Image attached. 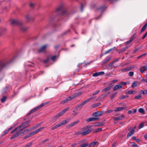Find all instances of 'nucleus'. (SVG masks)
Segmentation results:
<instances>
[{"instance_id": "obj_1", "label": "nucleus", "mask_w": 147, "mask_h": 147, "mask_svg": "<svg viewBox=\"0 0 147 147\" xmlns=\"http://www.w3.org/2000/svg\"><path fill=\"white\" fill-rule=\"evenodd\" d=\"M50 102L49 101H47L39 105L34 108L31 110L28 113V115H29L31 113H33L35 111H37L39 109L43 107H44L45 105H47Z\"/></svg>"}, {"instance_id": "obj_2", "label": "nucleus", "mask_w": 147, "mask_h": 147, "mask_svg": "<svg viewBox=\"0 0 147 147\" xmlns=\"http://www.w3.org/2000/svg\"><path fill=\"white\" fill-rule=\"evenodd\" d=\"M57 11H61V14L63 15L66 16L67 14V10L65 9L63 5H59L57 9Z\"/></svg>"}, {"instance_id": "obj_3", "label": "nucleus", "mask_w": 147, "mask_h": 147, "mask_svg": "<svg viewBox=\"0 0 147 147\" xmlns=\"http://www.w3.org/2000/svg\"><path fill=\"white\" fill-rule=\"evenodd\" d=\"M30 121H28L22 123L21 125L19 126V127H20V129L21 127H23V128L22 129L23 130L24 129L27 128L30 126Z\"/></svg>"}, {"instance_id": "obj_4", "label": "nucleus", "mask_w": 147, "mask_h": 147, "mask_svg": "<svg viewBox=\"0 0 147 147\" xmlns=\"http://www.w3.org/2000/svg\"><path fill=\"white\" fill-rule=\"evenodd\" d=\"M91 131L90 129H88L86 131H78V135L82 134L83 136H85L90 132H91Z\"/></svg>"}, {"instance_id": "obj_5", "label": "nucleus", "mask_w": 147, "mask_h": 147, "mask_svg": "<svg viewBox=\"0 0 147 147\" xmlns=\"http://www.w3.org/2000/svg\"><path fill=\"white\" fill-rule=\"evenodd\" d=\"M23 130V129H21L19 131H17L10 138L11 140L15 138L18 137L19 135L21 134V131Z\"/></svg>"}, {"instance_id": "obj_6", "label": "nucleus", "mask_w": 147, "mask_h": 147, "mask_svg": "<svg viewBox=\"0 0 147 147\" xmlns=\"http://www.w3.org/2000/svg\"><path fill=\"white\" fill-rule=\"evenodd\" d=\"M11 23L12 24L19 26H21L22 24V22L21 21H19L17 20H12Z\"/></svg>"}, {"instance_id": "obj_7", "label": "nucleus", "mask_w": 147, "mask_h": 147, "mask_svg": "<svg viewBox=\"0 0 147 147\" xmlns=\"http://www.w3.org/2000/svg\"><path fill=\"white\" fill-rule=\"evenodd\" d=\"M87 103L86 102L85 100L83 101L82 102L79 103L78 104L76 107H75V109L76 110H78L79 108H81L84 105L86 104Z\"/></svg>"}, {"instance_id": "obj_8", "label": "nucleus", "mask_w": 147, "mask_h": 147, "mask_svg": "<svg viewBox=\"0 0 147 147\" xmlns=\"http://www.w3.org/2000/svg\"><path fill=\"white\" fill-rule=\"evenodd\" d=\"M123 86L120 84H117L115 85L113 88V91H115L118 90H120L122 88Z\"/></svg>"}, {"instance_id": "obj_9", "label": "nucleus", "mask_w": 147, "mask_h": 147, "mask_svg": "<svg viewBox=\"0 0 147 147\" xmlns=\"http://www.w3.org/2000/svg\"><path fill=\"white\" fill-rule=\"evenodd\" d=\"M79 120H77V121L73 122L71 123L70 124L68 125H67V127H73L79 123Z\"/></svg>"}, {"instance_id": "obj_10", "label": "nucleus", "mask_w": 147, "mask_h": 147, "mask_svg": "<svg viewBox=\"0 0 147 147\" xmlns=\"http://www.w3.org/2000/svg\"><path fill=\"white\" fill-rule=\"evenodd\" d=\"M103 111H102V113ZM102 114V112H100V111H97L96 112L94 113L92 115L94 117H98L101 116Z\"/></svg>"}, {"instance_id": "obj_11", "label": "nucleus", "mask_w": 147, "mask_h": 147, "mask_svg": "<svg viewBox=\"0 0 147 147\" xmlns=\"http://www.w3.org/2000/svg\"><path fill=\"white\" fill-rule=\"evenodd\" d=\"M146 70H147V65L142 66L140 69V72L142 73H144Z\"/></svg>"}, {"instance_id": "obj_12", "label": "nucleus", "mask_w": 147, "mask_h": 147, "mask_svg": "<svg viewBox=\"0 0 147 147\" xmlns=\"http://www.w3.org/2000/svg\"><path fill=\"white\" fill-rule=\"evenodd\" d=\"M99 118L97 117H92L86 119V121L87 122H90L95 121L98 119Z\"/></svg>"}, {"instance_id": "obj_13", "label": "nucleus", "mask_w": 147, "mask_h": 147, "mask_svg": "<svg viewBox=\"0 0 147 147\" xmlns=\"http://www.w3.org/2000/svg\"><path fill=\"white\" fill-rule=\"evenodd\" d=\"M105 73L104 71H100L99 72H96L94 73L92 76L94 77L100 75H102L104 74Z\"/></svg>"}, {"instance_id": "obj_14", "label": "nucleus", "mask_w": 147, "mask_h": 147, "mask_svg": "<svg viewBox=\"0 0 147 147\" xmlns=\"http://www.w3.org/2000/svg\"><path fill=\"white\" fill-rule=\"evenodd\" d=\"M69 121V120L67 119L66 120H65L62 121L61 122L59 123L60 126H61L62 125H65L67 124Z\"/></svg>"}, {"instance_id": "obj_15", "label": "nucleus", "mask_w": 147, "mask_h": 147, "mask_svg": "<svg viewBox=\"0 0 147 147\" xmlns=\"http://www.w3.org/2000/svg\"><path fill=\"white\" fill-rule=\"evenodd\" d=\"M20 26V29L22 32H25L28 29V27L22 25V24Z\"/></svg>"}, {"instance_id": "obj_16", "label": "nucleus", "mask_w": 147, "mask_h": 147, "mask_svg": "<svg viewBox=\"0 0 147 147\" xmlns=\"http://www.w3.org/2000/svg\"><path fill=\"white\" fill-rule=\"evenodd\" d=\"M124 117L123 115H122L121 116L115 117L114 118V120L115 121H117L118 120H121Z\"/></svg>"}, {"instance_id": "obj_17", "label": "nucleus", "mask_w": 147, "mask_h": 147, "mask_svg": "<svg viewBox=\"0 0 147 147\" xmlns=\"http://www.w3.org/2000/svg\"><path fill=\"white\" fill-rule=\"evenodd\" d=\"M147 27V22L143 26L140 32V34H142L144 31L146 29Z\"/></svg>"}, {"instance_id": "obj_18", "label": "nucleus", "mask_w": 147, "mask_h": 147, "mask_svg": "<svg viewBox=\"0 0 147 147\" xmlns=\"http://www.w3.org/2000/svg\"><path fill=\"white\" fill-rule=\"evenodd\" d=\"M136 90H129L125 92V94H134L136 92Z\"/></svg>"}, {"instance_id": "obj_19", "label": "nucleus", "mask_w": 147, "mask_h": 147, "mask_svg": "<svg viewBox=\"0 0 147 147\" xmlns=\"http://www.w3.org/2000/svg\"><path fill=\"white\" fill-rule=\"evenodd\" d=\"M61 116L62 115H61V114H60V113L57 115H55L52 118V121H55L58 117Z\"/></svg>"}, {"instance_id": "obj_20", "label": "nucleus", "mask_w": 147, "mask_h": 147, "mask_svg": "<svg viewBox=\"0 0 147 147\" xmlns=\"http://www.w3.org/2000/svg\"><path fill=\"white\" fill-rule=\"evenodd\" d=\"M46 47H42L40 49L38 50V52L39 53L45 52Z\"/></svg>"}, {"instance_id": "obj_21", "label": "nucleus", "mask_w": 147, "mask_h": 147, "mask_svg": "<svg viewBox=\"0 0 147 147\" xmlns=\"http://www.w3.org/2000/svg\"><path fill=\"white\" fill-rule=\"evenodd\" d=\"M134 37H135L134 35L130 37L129 40L128 41L125 42V44H128L130 43L134 39Z\"/></svg>"}, {"instance_id": "obj_22", "label": "nucleus", "mask_w": 147, "mask_h": 147, "mask_svg": "<svg viewBox=\"0 0 147 147\" xmlns=\"http://www.w3.org/2000/svg\"><path fill=\"white\" fill-rule=\"evenodd\" d=\"M134 129H132L130 131L127 135V138L128 139L129 137L132 135L134 134Z\"/></svg>"}, {"instance_id": "obj_23", "label": "nucleus", "mask_w": 147, "mask_h": 147, "mask_svg": "<svg viewBox=\"0 0 147 147\" xmlns=\"http://www.w3.org/2000/svg\"><path fill=\"white\" fill-rule=\"evenodd\" d=\"M83 93L82 92H78L77 93H76L74 94V96L75 98L76 97H78L81 96L82 94Z\"/></svg>"}, {"instance_id": "obj_24", "label": "nucleus", "mask_w": 147, "mask_h": 147, "mask_svg": "<svg viewBox=\"0 0 147 147\" xmlns=\"http://www.w3.org/2000/svg\"><path fill=\"white\" fill-rule=\"evenodd\" d=\"M125 108L124 107H119L116 108L114 110L115 112H117L118 111H120L124 109Z\"/></svg>"}, {"instance_id": "obj_25", "label": "nucleus", "mask_w": 147, "mask_h": 147, "mask_svg": "<svg viewBox=\"0 0 147 147\" xmlns=\"http://www.w3.org/2000/svg\"><path fill=\"white\" fill-rule=\"evenodd\" d=\"M131 68L132 67H127L126 68L121 69V71L123 72H124L130 70Z\"/></svg>"}, {"instance_id": "obj_26", "label": "nucleus", "mask_w": 147, "mask_h": 147, "mask_svg": "<svg viewBox=\"0 0 147 147\" xmlns=\"http://www.w3.org/2000/svg\"><path fill=\"white\" fill-rule=\"evenodd\" d=\"M69 109V107H67L65 109L63 110L62 111L59 113L61 115H62L63 114L65 113L67 111H68Z\"/></svg>"}, {"instance_id": "obj_27", "label": "nucleus", "mask_w": 147, "mask_h": 147, "mask_svg": "<svg viewBox=\"0 0 147 147\" xmlns=\"http://www.w3.org/2000/svg\"><path fill=\"white\" fill-rule=\"evenodd\" d=\"M91 127V125H86L83 127H82L81 128V130L82 131H84L86 130L87 129H89Z\"/></svg>"}, {"instance_id": "obj_28", "label": "nucleus", "mask_w": 147, "mask_h": 147, "mask_svg": "<svg viewBox=\"0 0 147 147\" xmlns=\"http://www.w3.org/2000/svg\"><path fill=\"white\" fill-rule=\"evenodd\" d=\"M118 93V92H115L113 94H112L110 96V98H111V99L112 100L113 98H114L116 96V95Z\"/></svg>"}, {"instance_id": "obj_29", "label": "nucleus", "mask_w": 147, "mask_h": 147, "mask_svg": "<svg viewBox=\"0 0 147 147\" xmlns=\"http://www.w3.org/2000/svg\"><path fill=\"white\" fill-rule=\"evenodd\" d=\"M111 57H109L108 58H106L105 60L102 63V65H104V64L108 62L111 59Z\"/></svg>"}, {"instance_id": "obj_30", "label": "nucleus", "mask_w": 147, "mask_h": 147, "mask_svg": "<svg viewBox=\"0 0 147 147\" xmlns=\"http://www.w3.org/2000/svg\"><path fill=\"white\" fill-rule=\"evenodd\" d=\"M111 88V86H108L106 88H105L103 89L102 91L103 92H105L108 91V90H109Z\"/></svg>"}, {"instance_id": "obj_31", "label": "nucleus", "mask_w": 147, "mask_h": 147, "mask_svg": "<svg viewBox=\"0 0 147 147\" xmlns=\"http://www.w3.org/2000/svg\"><path fill=\"white\" fill-rule=\"evenodd\" d=\"M97 143L98 142H93L90 144L89 147H94Z\"/></svg>"}, {"instance_id": "obj_32", "label": "nucleus", "mask_w": 147, "mask_h": 147, "mask_svg": "<svg viewBox=\"0 0 147 147\" xmlns=\"http://www.w3.org/2000/svg\"><path fill=\"white\" fill-rule=\"evenodd\" d=\"M137 83L138 82L136 81L133 82L131 85V87L133 88L136 87L137 86Z\"/></svg>"}, {"instance_id": "obj_33", "label": "nucleus", "mask_w": 147, "mask_h": 147, "mask_svg": "<svg viewBox=\"0 0 147 147\" xmlns=\"http://www.w3.org/2000/svg\"><path fill=\"white\" fill-rule=\"evenodd\" d=\"M74 94H72L70 96H69L67 98H66L67 99H68V101L74 98Z\"/></svg>"}, {"instance_id": "obj_34", "label": "nucleus", "mask_w": 147, "mask_h": 147, "mask_svg": "<svg viewBox=\"0 0 147 147\" xmlns=\"http://www.w3.org/2000/svg\"><path fill=\"white\" fill-rule=\"evenodd\" d=\"M107 96V95H102V96H100L98 98L96 99V100L97 101L100 100V99L101 98H104L106 97Z\"/></svg>"}, {"instance_id": "obj_35", "label": "nucleus", "mask_w": 147, "mask_h": 147, "mask_svg": "<svg viewBox=\"0 0 147 147\" xmlns=\"http://www.w3.org/2000/svg\"><path fill=\"white\" fill-rule=\"evenodd\" d=\"M104 123L102 122H97L96 124L95 125V126H99L103 125Z\"/></svg>"}, {"instance_id": "obj_36", "label": "nucleus", "mask_w": 147, "mask_h": 147, "mask_svg": "<svg viewBox=\"0 0 147 147\" xmlns=\"http://www.w3.org/2000/svg\"><path fill=\"white\" fill-rule=\"evenodd\" d=\"M129 97V96L128 95H121L120 96L119 98L121 99H123L125 98H127V97Z\"/></svg>"}, {"instance_id": "obj_37", "label": "nucleus", "mask_w": 147, "mask_h": 147, "mask_svg": "<svg viewBox=\"0 0 147 147\" xmlns=\"http://www.w3.org/2000/svg\"><path fill=\"white\" fill-rule=\"evenodd\" d=\"M20 129V127H19V126L17 127H16V128L13 129V130L11 132V133H13L15 132L16 131H17V130L19 129Z\"/></svg>"}, {"instance_id": "obj_38", "label": "nucleus", "mask_w": 147, "mask_h": 147, "mask_svg": "<svg viewBox=\"0 0 147 147\" xmlns=\"http://www.w3.org/2000/svg\"><path fill=\"white\" fill-rule=\"evenodd\" d=\"M26 20L28 21L31 20V17L29 15H27L26 16Z\"/></svg>"}, {"instance_id": "obj_39", "label": "nucleus", "mask_w": 147, "mask_h": 147, "mask_svg": "<svg viewBox=\"0 0 147 147\" xmlns=\"http://www.w3.org/2000/svg\"><path fill=\"white\" fill-rule=\"evenodd\" d=\"M98 10H99L101 12H102L104 10V8L103 7H101L98 8Z\"/></svg>"}, {"instance_id": "obj_40", "label": "nucleus", "mask_w": 147, "mask_h": 147, "mask_svg": "<svg viewBox=\"0 0 147 147\" xmlns=\"http://www.w3.org/2000/svg\"><path fill=\"white\" fill-rule=\"evenodd\" d=\"M59 127H60L59 125V124H58L52 127L51 128V130H53Z\"/></svg>"}, {"instance_id": "obj_41", "label": "nucleus", "mask_w": 147, "mask_h": 147, "mask_svg": "<svg viewBox=\"0 0 147 147\" xmlns=\"http://www.w3.org/2000/svg\"><path fill=\"white\" fill-rule=\"evenodd\" d=\"M138 111L140 113H141L142 114H144V110L142 108H140L138 109Z\"/></svg>"}, {"instance_id": "obj_42", "label": "nucleus", "mask_w": 147, "mask_h": 147, "mask_svg": "<svg viewBox=\"0 0 147 147\" xmlns=\"http://www.w3.org/2000/svg\"><path fill=\"white\" fill-rule=\"evenodd\" d=\"M102 130V128H98L94 130V132H99L101 131Z\"/></svg>"}, {"instance_id": "obj_43", "label": "nucleus", "mask_w": 147, "mask_h": 147, "mask_svg": "<svg viewBox=\"0 0 147 147\" xmlns=\"http://www.w3.org/2000/svg\"><path fill=\"white\" fill-rule=\"evenodd\" d=\"M144 122H142V123H140V124L139 126V129H140L141 128H142V127H143L144 126Z\"/></svg>"}, {"instance_id": "obj_44", "label": "nucleus", "mask_w": 147, "mask_h": 147, "mask_svg": "<svg viewBox=\"0 0 147 147\" xmlns=\"http://www.w3.org/2000/svg\"><path fill=\"white\" fill-rule=\"evenodd\" d=\"M68 101V99H67L66 98L65 99V100H63L61 102L60 104H64L65 103H67Z\"/></svg>"}, {"instance_id": "obj_45", "label": "nucleus", "mask_w": 147, "mask_h": 147, "mask_svg": "<svg viewBox=\"0 0 147 147\" xmlns=\"http://www.w3.org/2000/svg\"><path fill=\"white\" fill-rule=\"evenodd\" d=\"M6 30L5 28H2L0 30V35L3 34V32Z\"/></svg>"}, {"instance_id": "obj_46", "label": "nucleus", "mask_w": 147, "mask_h": 147, "mask_svg": "<svg viewBox=\"0 0 147 147\" xmlns=\"http://www.w3.org/2000/svg\"><path fill=\"white\" fill-rule=\"evenodd\" d=\"M142 95L141 94H140L137 96H135L134 98L137 99H140Z\"/></svg>"}, {"instance_id": "obj_47", "label": "nucleus", "mask_w": 147, "mask_h": 147, "mask_svg": "<svg viewBox=\"0 0 147 147\" xmlns=\"http://www.w3.org/2000/svg\"><path fill=\"white\" fill-rule=\"evenodd\" d=\"M57 57L56 55L53 56L51 58V59L52 61H55Z\"/></svg>"}, {"instance_id": "obj_48", "label": "nucleus", "mask_w": 147, "mask_h": 147, "mask_svg": "<svg viewBox=\"0 0 147 147\" xmlns=\"http://www.w3.org/2000/svg\"><path fill=\"white\" fill-rule=\"evenodd\" d=\"M49 57H48L47 59L43 61V63H48L49 61Z\"/></svg>"}, {"instance_id": "obj_49", "label": "nucleus", "mask_w": 147, "mask_h": 147, "mask_svg": "<svg viewBox=\"0 0 147 147\" xmlns=\"http://www.w3.org/2000/svg\"><path fill=\"white\" fill-rule=\"evenodd\" d=\"M94 98V97L93 96V97H91L90 98H89L87 100H85L86 102L87 103L88 102H89L91 100H92Z\"/></svg>"}, {"instance_id": "obj_50", "label": "nucleus", "mask_w": 147, "mask_h": 147, "mask_svg": "<svg viewBox=\"0 0 147 147\" xmlns=\"http://www.w3.org/2000/svg\"><path fill=\"white\" fill-rule=\"evenodd\" d=\"M89 144L88 143H85L84 144H81L80 145L81 147H86L88 146Z\"/></svg>"}, {"instance_id": "obj_51", "label": "nucleus", "mask_w": 147, "mask_h": 147, "mask_svg": "<svg viewBox=\"0 0 147 147\" xmlns=\"http://www.w3.org/2000/svg\"><path fill=\"white\" fill-rule=\"evenodd\" d=\"M140 93L144 95L147 94V93L146 90H142L140 91Z\"/></svg>"}, {"instance_id": "obj_52", "label": "nucleus", "mask_w": 147, "mask_h": 147, "mask_svg": "<svg viewBox=\"0 0 147 147\" xmlns=\"http://www.w3.org/2000/svg\"><path fill=\"white\" fill-rule=\"evenodd\" d=\"M7 98L5 96L3 97L1 99V101L2 102H4L5 101Z\"/></svg>"}, {"instance_id": "obj_53", "label": "nucleus", "mask_w": 147, "mask_h": 147, "mask_svg": "<svg viewBox=\"0 0 147 147\" xmlns=\"http://www.w3.org/2000/svg\"><path fill=\"white\" fill-rule=\"evenodd\" d=\"M117 81V80H114L110 82V84H112Z\"/></svg>"}, {"instance_id": "obj_54", "label": "nucleus", "mask_w": 147, "mask_h": 147, "mask_svg": "<svg viewBox=\"0 0 147 147\" xmlns=\"http://www.w3.org/2000/svg\"><path fill=\"white\" fill-rule=\"evenodd\" d=\"M100 91L99 90H97L96 91L94 92L92 94V95L93 96H94L95 95H96L97 94H98L99 92H100Z\"/></svg>"}, {"instance_id": "obj_55", "label": "nucleus", "mask_w": 147, "mask_h": 147, "mask_svg": "<svg viewBox=\"0 0 147 147\" xmlns=\"http://www.w3.org/2000/svg\"><path fill=\"white\" fill-rule=\"evenodd\" d=\"M119 59H118V58H117V59H115L112 62V63H111V64H113L115 62H116ZM109 65H111V64H110Z\"/></svg>"}, {"instance_id": "obj_56", "label": "nucleus", "mask_w": 147, "mask_h": 147, "mask_svg": "<svg viewBox=\"0 0 147 147\" xmlns=\"http://www.w3.org/2000/svg\"><path fill=\"white\" fill-rule=\"evenodd\" d=\"M132 145L134 147H139V146L136 144L135 143L133 142H132Z\"/></svg>"}, {"instance_id": "obj_57", "label": "nucleus", "mask_w": 147, "mask_h": 147, "mask_svg": "<svg viewBox=\"0 0 147 147\" xmlns=\"http://www.w3.org/2000/svg\"><path fill=\"white\" fill-rule=\"evenodd\" d=\"M134 74V73L133 71H130L128 73L129 75L130 76H132Z\"/></svg>"}, {"instance_id": "obj_58", "label": "nucleus", "mask_w": 147, "mask_h": 147, "mask_svg": "<svg viewBox=\"0 0 147 147\" xmlns=\"http://www.w3.org/2000/svg\"><path fill=\"white\" fill-rule=\"evenodd\" d=\"M32 136L31 135V134H28L27 135H26V136H25L24 138V139H26L30 136Z\"/></svg>"}, {"instance_id": "obj_59", "label": "nucleus", "mask_w": 147, "mask_h": 147, "mask_svg": "<svg viewBox=\"0 0 147 147\" xmlns=\"http://www.w3.org/2000/svg\"><path fill=\"white\" fill-rule=\"evenodd\" d=\"M113 111V110H111V109L107 111L106 112V114L112 112Z\"/></svg>"}, {"instance_id": "obj_60", "label": "nucleus", "mask_w": 147, "mask_h": 147, "mask_svg": "<svg viewBox=\"0 0 147 147\" xmlns=\"http://www.w3.org/2000/svg\"><path fill=\"white\" fill-rule=\"evenodd\" d=\"M115 47H114L113 48L109 50H108L106 52V53H109V52L112 51V50H114L115 49Z\"/></svg>"}, {"instance_id": "obj_61", "label": "nucleus", "mask_w": 147, "mask_h": 147, "mask_svg": "<svg viewBox=\"0 0 147 147\" xmlns=\"http://www.w3.org/2000/svg\"><path fill=\"white\" fill-rule=\"evenodd\" d=\"M120 85H124L126 84V82H121L120 83Z\"/></svg>"}, {"instance_id": "obj_62", "label": "nucleus", "mask_w": 147, "mask_h": 147, "mask_svg": "<svg viewBox=\"0 0 147 147\" xmlns=\"http://www.w3.org/2000/svg\"><path fill=\"white\" fill-rule=\"evenodd\" d=\"M128 47H125L123 48L121 50V52H123L125 50H126L127 49Z\"/></svg>"}, {"instance_id": "obj_63", "label": "nucleus", "mask_w": 147, "mask_h": 147, "mask_svg": "<svg viewBox=\"0 0 147 147\" xmlns=\"http://www.w3.org/2000/svg\"><path fill=\"white\" fill-rule=\"evenodd\" d=\"M8 131H9L7 130V129L4 131L3 133L2 136L5 135L6 134H7Z\"/></svg>"}, {"instance_id": "obj_64", "label": "nucleus", "mask_w": 147, "mask_h": 147, "mask_svg": "<svg viewBox=\"0 0 147 147\" xmlns=\"http://www.w3.org/2000/svg\"><path fill=\"white\" fill-rule=\"evenodd\" d=\"M147 36V32H146L145 34L142 37L143 39H144Z\"/></svg>"}]
</instances>
